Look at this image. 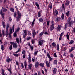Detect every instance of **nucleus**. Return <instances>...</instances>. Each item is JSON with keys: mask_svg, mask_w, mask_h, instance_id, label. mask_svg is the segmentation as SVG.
<instances>
[{"mask_svg": "<svg viewBox=\"0 0 75 75\" xmlns=\"http://www.w3.org/2000/svg\"><path fill=\"white\" fill-rule=\"evenodd\" d=\"M71 18L69 17L68 19V21L67 23H66L65 25V30L67 28V27H68V24H69L68 25L69 27H72V25L74 24V21H71Z\"/></svg>", "mask_w": 75, "mask_h": 75, "instance_id": "f257e3e1", "label": "nucleus"}, {"mask_svg": "<svg viewBox=\"0 0 75 75\" xmlns=\"http://www.w3.org/2000/svg\"><path fill=\"white\" fill-rule=\"evenodd\" d=\"M17 14L18 15V17H16V20L17 21H19L20 20L22 15H21V14L20 13L19 11H18V12H17Z\"/></svg>", "mask_w": 75, "mask_h": 75, "instance_id": "f03ea898", "label": "nucleus"}, {"mask_svg": "<svg viewBox=\"0 0 75 75\" xmlns=\"http://www.w3.org/2000/svg\"><path fill=\"white\" fill-rule=\"evenodd\" d=\"M9 25L8 24H7L6 25V29L5 33V35L6 37H7V35H8V28H9Z\"/></svg>", "mask_w": 75, "mask_h": 75, "instance_id": "7ed1b4c3", "label": "nucleus"}, {"mask_svg": "<svg viewBox=\"0 0 75 75\" xmlns=\"http://www.w3.org/2000/svg\"><path fill=\"white\" fill-rule=\"evenodd\" d=\"M43 41H44V40H42L41 38L39 39V44L40 45H42V44H43Z\"/></svg>", "mask_w": 75, "mask_h": 75, "instance_id": "20e7f679", "label": "nucleus"}, {"mask_svg": "<svg viewBox=\"0 0 75 75\" xmlns=\"http://www.w3.org/2000/svg\"><path fill=\"white\" fill-rule=\"evenodd\" d=\"M0 14L2 16V17L3 18H4V15H5V13H3V11H2V9L0 10Z\"/></svg>", "mask_w": 75, "mask_h": 75, "instance_id": "39448f33", "label": "nucleus"}, {"mask_svg": "<svg viewBox=\"0 0 75 75\" xmlns=\"http://www.w3.org/2000/svg\"><path fill=\"white\" fill-rule=\"evenodd\" d=\"M61 27H62L61 25H58V26L57 28H56V29L57 30V31H61Z\"/></svg>", "mask_w": 75, "mask_h": 75, "instance_id": "423d86ee", "label": "nucleus"}, {"mask_svg": "<svg viewBox=\"0 0 75 75\" xmlns=\"http://www.w3.org/2000/svg\"><path fill=\"white\" fill-rule=\"evenodd\" d=\"M54 27H55V25L54 24H52L50 26V31H52L54 29Z\"/></svg>", "mask_w": 75, "mask_h": 75, "instance_id": "0eeeda50", "label": "nucleus"}, {"mask_svg": "<svg viewBox=\"0 0 75 75\" xmlns=\"http://www.w3.org/2000/svg\"><path fill=\"white\" fill-rule=\"evenodd\" d=\"M47 56L48 58H49V61H52L53 58L52 57L51 58V57L50 56V54H49V53H47Z\"/></svg>", "mask_w": 75, "mask_h": 75, "instance_id": "6e6552de", "label": "nucleus"}, {"mask_svg": "<svg viewBox=\"0 0 75 75\" xmlns=\"http://www.w3.org/2000/svg\"><path fill=\"white\" fill-rule=\"evenodd\" d=\"M32 34L33 38H34V37H35V35H36V32H35V30H33V32Z\"/></svg>", "mask_w": 75, "mask_h": 75, "instance_id": "1a4fd4ad", "label": "nucleus"}, {"mask_svg": "<svg viewBox=\"0 0 75 75\" xmlns=\"http://www.w3.org/2000/svg\"><path fill=\"white\" fill-rule=\"evenodd\" d=\"M69 2L68 0H67L66 1L65 5H66V6L68 7V6H69Z\"/></svg>", "mask_w": 75, "mask_h": 75, "instance_id": "9d476101", "label": "nucleus"}, {"mask_svg": "<svg viewBox=\"0 0 75 75\" xmlns=\"http://www.w3.org/2000/svg\"><path fill=\"white\" fill-rule=\"evenodd\" d=\"M6 62L9 63L10 62V61H11V59H10V58L8 57H7V59L6 60Z\"/></svg>", "mask_w": 75, "mask_h": 75, "instance_id": "9b49d317", "label": "nucleus"}, {"mask_svg": "<svg viewBox=\"0 0 75 75\" xmlns=\"http://www.w3.org/2000/svg\"><path fill=\"white\" fill-rule=\"evenodd\" d=\"M75 47H73L71 48V49H69V52H72V51L74 50H75Z\"/></svg>", "mask_w": 75, "mask_h": 75, "instance_id": "f8f14e48", "label": "nucleus"}, {"mask_svg": "<svg viewBox=\"0 0 75 75\" xmlns=\"http://www.w3.org/2000/svg\"><path fill=\"white\" fill-rule=\"evenodd\" d=\"M61 17H58L56 19V21H57V22H58V21H60L61 20Z\"/></svg>", "mask_w": 75, "mask_h": 75, "instance_id": "ddd939ff", "label": "nucleus"}, {"mask_svg": "<svg viewBox=\"0 0 75 75\" xmlns=\"http://www.w3.org/2000/svg\"><path fill=\"white\" fill-rule=\"evenodd\" d=\"M2 24L3 28H4L6 27V24H5V22L3 21H2Z\"/></svg>", "mask_w": 75, "mask_h": 75, "instance_id": "4468645a", "label": "nucleus"}, {"mask_svg": "<svg viewBox=\"0 0 75 75\" xmlns=\"http://www.w3.org/2000/svg\"><path fill=\"white\" fill-rule=\"evenodd\" d=\"M41 11H40L38 13V17H40L41 16Z\"/></svg>", "mask_w": 75, "mask_h": 75, "instance_id": "2eb2a0df", "label": "nucleus"}, {"mask_svg": "<svg viewBox=\"0 0 75 75\" xmlns=\"http://www.w3.org/2000/svg\"><path fill=\"white\" fill-rule=\"evenodd\" d=\"M61 18L62 20H64V18H65V16H64V14L62 13L61 16Z\"/></svg>", "mask_w": 75, "mask_h": 75, "instance_id": "dca6fc26", "label": "nucleus"}, {"mask_svg": "<svg viewBox=\"0 0 75 75\" xmlns=\"http://www.w3.org/2000/svg\"><path fill=\"white\" fill-rule=\"evenodd\" d=\"M46 66L47 68H48L49 67V62H48V61L47 60L46 62Z\"/></svg>", "mask_w": 75, "mask_h": 75, "instance_id": "f3484780", "label": "nucleus"}, {"mask_svg": "<svg viewBox=\"0 0 75 75\" xmlns=\"http://www.w3.org/2000/svg\"><path fill=\"white\" fill-rule=\"evenodd\" d=\"M31 67H32V65L31 64H29V65H28V68L30 70L31 69Z\"/></svg>", "mask_w": 75, "mask_h": 75, "instance_id": "a211bd4d", "label": "nucleus"}, {"mask_svg": "<svg viewBox=\"0 0 75 75\" xmlns=\"http://www.w3.org/2000/svg\"><path fill=\"white\" fill-rule=\"evenodd\" d=\"M57 71V69L55 68L53 71V73L54 74H56V71Z\"/></svg>", "mask_w": 75, "mask_h": 75, "instance_id": "6ab92c4d", "label": "nucleus"}, {"mask_svg": "<svg viewBox=\"0 0 75 75\" xmlns=\"http://www.w3.org/2000/svg\"><path fill=\"white\" fill-rule=\"evenodd\" d=\"M66 37L68 40L69 41V35H68V33H67L66 35Z\"/></svg>", "mask_w": 75, "mask_h": 75, "instance_id": "aec40b11", "label": "nucleus"}, {"mask_svg": "<svg viewBox=\"0 0 75 75\" xmlns=\"http://www.w3.org/2000/svg\"><path fill=\"white\" fill-rule=\"evenodd\" d=\"M49 8L50 9H52V3H50L49 4Z\"/></svg>", "mask_w": 75, "mask_h": 75, "instance_id": "412c9836", "label": "nucleus"}, {"mask_svg": "<svg viewBox=\"0 0 75 75\" xmlns=\"http://www.w3.org/2000/svg\"><path fill=\"white\" fill-rule=\"evenodd\" d=\"M44 32H42L40 33L39 34L40 37H42V35H43V34H44Z\"/></svg>", "mask_w": 75, "mask_h": 75, "instance_id": "4be33fe9", "label": "nucleus"}, {"mask_svg": "<svg viewBox=\"0 0 75 75\" xmlns=\"http://www.w3.org/2000/svg\"><path fill=\"white\" fill-rule=\"evenodd\" d=\"M28 60L29 61V64H31V56H29Z\"/></svg>", "mask_w": 75, "mask_h": 75, "instance_id": "5701e85b", "label": "nucleus"}, {"mask_svg": "<svg viewBox=\"0 0 75 75\" xmlns=\"http://www.w3.org/2000/svg\"><path fill=\"white\" fill-rule=\"evenodd\" d=\"M69 11H68L65 13L66 16H67V17H68V16L69 15Z\"/></svg>", "mask_w": 75, "mask_h": 75, "instance_id": "b1692460", "label": "nucleus"}, {"mask_svg": "<svg viewBox=\"0 0 75 75\" xmlns=\"http://www.w3.org/2000/svg\"><path fill=\"white\" fill-rule=\"evenodd\" d=\"M50 21H47V27L48 28V27H49V25L50 24Z\"/></svg>", "mask_w": 75, "mask_h": 75, "instance_id": "393cba45", "label": "nucleus"}, {"mask_svg": "<svg viewBox=\"0 0 75 75\" xmlns=\"http://www.w3.org/2000/svg\"><path fill=\"white\" fill-rule=\"evenodd\" d=\"M44 63H40L39 64L40 66V67H44Z\"/></svg>", "mask_w": 75, "mask_h": 75, "instance_id": "a878e982", "label": "nucleus"}, {"mask_svg": "<svg viewBox=\"0 0 75 75\" xmlns=\"http://www.w3.org/2000/svg\"><path fill=\"white\" fill-rule=\"evenodd\" d=\"M55 16H58V11L57 10H55L54 11Z\"/></svg>", "mask_w": 75, "mask_h": 75, "instance_id": "bb28decb", "label": "nucleus"}, {"mask_svg": "<svg viewBox=\"0 0 75 75\" xmlns=\"http://www.w3.org/2000/svg\"><path fill=\"white\" fill-rule=\"evenodd\" d=\"M57 50H58V51H59V44H57Z\"/></svg>", "mask_w": 75, "mask_h": 75, "instance_id": "cd10ccee", "label": "nucleus"}, {"mask_svg": "<svg viewBox=\"0 0 75 75\" xmlns=\"http://www.w3.org/2000/svg\"><path fill=\"white\" fill-rule=\"evenodd\" d=\"M65 4H63L62 5V8L63 9L65 10Z\"/></svg>", "mask_w": 75, "mask_h": 75, "instance_id": "c85d7f7f", "label": "nucleus"}, {"mask_svg": "<svg viewBox=\"0 0 75 75\" xmlns=\"http://www.w3.org/2000/svg\"><path fill=\"white\" fill-rule=\"evenodd\" d=\"M27 63L26 62V61H25L24 62V66L25 69L27 68Z\"/></svg>", "mask_w": 75, "mask_h": 75, "instance_id": "c756f323", "label": "nucleus"}, {"mask_svg": "<svg viewBox=\"0 0 75 75\" xmlns=\"http://www.w3.org/2000/svg\"><path fill=\"white\" fill-rule=\"evenodd\" d=\"M17 33H16V32L15 31L14 33L13 36L14 37H17Z\"/></svg>", "mask_w": 75, "mask_h": 75, "instance_id": "7c9ffc66", "label": "nucleus"}, {"mask_svg": "<svg viewBox=\"0 0 75 75\" xmlns=\"http://www.w3.org/2000/svg\"><path fill=\"white\" fill-rule=\"evenodd\" d=\"M10 11H11L12 12H14V8H10Z\"/></svg>", "mask_w": 75, "mask_h": 75, "instance_id": "2f4dec72", "label": "nucleus"}, {"mask_svg": "<svg viewBox=\"0 0 75 75\" xmlns=\"http://www.w3.org/2000/svg\"><path fill=\"white\" fill-rule=\"evenodd\" d=\"M52 45L53 47H56V44H55V43L53 42L52 43Z\"/></svg>", "mask_w": 75, "mask_h": 75, "instance_id": "473e14b6", "label": "nucleus"}, {"mask_svg": "<svg viewBox=\"0 0 75 75\" xmlns=\"http://www.w3.org/2000/svg\"><path fill=\"white\" fill-rule=\"evenodd\" d=\"M20 28H17V29L16 30L15 32H18V31H20Z\"/></svg>", "mask_w": 75, "mask_h": 75, "instance_id": "72a5a7b5", "label": "nucleus"}, {"mask_svg": "<svg viewBox=\"0 0 75 75\" xmlns=\"http://www.w3.org/2000/svg\"><path fill=\"white\" fill-rule=\"evenodd\" d=\"M54 64H55L56 65H57V60H55L54 61Z\"/></svg>", "mask_w": 75, "mask_h": 75, "instance_id": "f704fd0d", "label": "nucleus"}, {"mask_svg": "<svg viewBox=\"0 0 75 75\" xmlns=\"http://www.w3.org/2000/svg\"><path fill=\"white\" fill-rule=\"evenodd\" d=\"M16 41L18 44H19V39L18 38H16Z\"/></svg>", "mask_w": 75, "mask_h": 75, "instance_id": "c9c22d12", "label": "nucleus"}, {"mask_svg": "<svg viewBox=\"0 0 75 75\" xmlns=\"http://www.w3.org/2000/svg\"><path fill=\"white\" fill-rule=\"evenodd\" d=\"M22 54L23 55H25V51L24 50H23L22 51Z\"/></svg>", "mask_w": 75, "mask_h": 75, "instance_id": "e433bc0d", "label": "nucleus"}, {"mask_svg": "<svg viewBox=\"0 0 75 75\" xmlns=\"http://www.w3.org/2000/svg\"><path fill=\"white\" fill-rule=\"evenodd\" d=\"M39 21L40 22H43L44 21V20L42 18H40L39 19Z\"/></svg>", "mask_w": 75, "mask_h": 75, "instance_id": "4c0bfd02", "label": "nucleus"}, {"mask_svg": "<svg viewBox=\"0 0 75 75\" xmlns=\"http://www.w3.org/2000/svg\"><path fill=\"white\" fill-rule=\"evenodd\" d=\"M13 48H17V44H14L13 45Z\"/></svg>", "mask_w": 75, "mask_h": 75, "instance_id": "58836bf2", "label": "nucleus"}, {"mask_svg": "<svg viewBox=\"0 0 75 75\" xmlns=\"http://www.w3.org/2000/svg\"><path fill=\"white\" fill-rule=\"evenodd\" d=\"M7 11V10L6 8H4V9L3 10V11L4 13L6 12Z\"/></svg>", "mask_w": 75, "mask_h": 75, "instance_id": "ea45409f", "label": "nucleus"}, {"mask_svg": "<svg viewBox=\"0 0 75 75\" xmlns=\"http://www.w3.org/2000/svg\"><path fill=\"white\" fill-rule=\"evenodd\" d=\"M35 66L36 68H38V62L35 63Z\"/></svg>", "mask_w": 75, "mask_h": 75, "instance_id": "a19ab883", "label": "nucleus"}, {"mask_svg": "<svg viewBox=\"0 0 75 75\" xmlns=\"http://www.w3.org/2000/svg\"><path fill=\"white\" fill-rule=\"evenodd\" d=\"M23 38H25V37H26V36H27V34H23Z\"/></svg>", "mask_w": 75, "mask_h": 75, "instance_id": "79ce46f5", "label": "nucleus"}, {"mask_svg": "<svg viewBox=\"0 0 75 75\" xmlns=\"http://www.w3.org/2000/svg\"><path fill=\"white\" fill-rule=\"evenodd\" d=\"M23 32L24 33V34H27V30H23Z\"/></svg>", "mask_w": 75, "mask_h": 75, "instance_id": "37998d69", "label": "nucleus"}, {"mask_svg": "<svg viewBox=\"0 0 75 75\" xmlns=\"http://www.w3.org/2000/svg\"><path fill=\"white\" fill-rule=\"evenodd\" d=\"M10 44H11V45H13L15 44V43L13 42H10Z\"/></svg>", "mask_w": 75, "mask_h": 75, "instance_id": "c03bdc74", "label": "nucleus"}, {"mask_svg": "<svg viewBox=\"0 0 75 75\" xmlns=\"http://www.w3.org/2000/svg\"><path fill=\"white\" fill-rule=\"evenodd\" d=\"M73 43H74V40H71L69 44H73Z\"/></svg>", "mask_w": 75, "mask_h": 75, "instance_id": "a18cd8bd", "label": "nucleus"}, {"mask_svg": "<svg viewBox=\"0 0 75 75\" xmlns=\"http://www.w3.org/2000/svg\"><path fill=\"white\" fill-rule=\"evenodd\" d=\"M1 48L2 51H3V50H4V46H3V45H1Z\"/></svg>", "mask_w": 75, "mask_h": 75, "instance_id": "49530a36", "label": "nucleus"}, {"mask_svg": "<svg viewBox=\"0 0 75 75\" xmlns=\"http://www.w3.org/2000/svg\"><path fill=\"white\" fill-rule=\"evenodd\" d=\"M27 40H31V37H29L27 38Z\"/></svg>", "mask_w": 75, "mask_h": 75, "instance_id": "de8ad7c7", "label": "nucleus"}, {"mask_svg": "<svg viewBox=\"0 0 75 75\" xmlns=\"http://www.w3.org/2000/svg\"><path fill=\"white\" fill-rule=\"evenodd\" d=\"M7 69V70H8V71H9L10 74H12V73L11 72V70L10 69Z\"/></svg>", "mask_w": 75, "mask_h": 75, "instance_id": "09e8293b", "label": "nucleus"}, {"mask_svg": "<svg viewBox=\"0 0 75 75\" xmlns=\"http://www.w3.org/2000/svg\"><path fill=\"white\" fill-rule=\"evenodd\" d=\"M14 25L12 27V30H13V32H14Z\"/></svg>", "mask_w": 75, "mask_h": 75, "instance_id": "8fccbe9b", "label": "nucleus"}, {"mask_svg": "<svg viewBox=\"0 0 75 75\" xmlns=\"http://www.w3.org/2000/svg\"><path fill=\"white\" fill-rule=\"evenodd\" d=\"M9 49L10 50H11L12 49V45H11L9 47Z\"/></svg>", "mask_w": 75, "mask_h": 75, "instance_id": "3c124183", "label": "nucleus"}, {"mask_svg": "<svg viewBox=\"0 0 75 75\" xmlns=\"http://www.w3.org/2000/svg\"><path fill=\"white\" fill-rule=\"evenodd\" d=\"M31 42H32V44H34V42H35V41L34 40V39H32L31 41Z\"/></svg>", "mask_w": 75, "mask_h": 75, "instance_id": "603ef678", "label": "nucleus"}, {"mask_svg": "<svg viewBox=\"0 0 75 75\" xmlns=\"http://www.w3.org/2000/svg\"><path fill=\"white\" fill-rule=\"evenodd\" d=\"M38 53V51L35 52L34 54V55H36Z\"/></svg>", "mask_w": 75, "mask_h": 75, "instance_id": "864d4df0", "label": "nucleus"}, {"mask_svg": "<svg viewBox=\"0 0 75 75\" xmlns=\"http://www.w3.org/2000/svg\"><path fill=\"white\" fill-rule=\"evenodd\" d=\"M66 50H67V47H65L63 49V51H66Z\"/></svg>", "mask_w": 75, "mask_h": 75, "instance_id": "5fc2aeb1", "label": "nucleus"}, {"mask_svg": "<svg viewBox=\"0 0 75 75\" xmlns=\"http://www.w3.org/2000/svg\"><path fill=\"white\" fill-rule=\"evenodd\" d=\"M14 17H16L17 16V13L16 12H15L14 13Z\"/></svg>", "mask_w": 75, "mask_h": 75, "instance_id": "6e6d98bb", "label": "nucleus"}, {"mask_svg": "<svg viewBox=\"0 0 75 75\" xmlns=\"http://www.w3.org/2000/svg\"><path fill=\"white\" fill-rule=\"evenodd\" d=\"M21 67L22 68H24V65H23V64L22 63H21Z\"/></svg>", "mask_w": 75, "mask_h": 75, "instance_id": "4d7b16f0", "label": "nucleus"}, {"mask_svg": "<svg viewBox=\"0 0 75 75\" xmlns=\"http://www.w3.org/2000/svg\"><path fill=\"white\" fill-rule=\"evenodd\" d=\"M64 33L62 32L61 34L60 35V37H62V35H63Z\"/></svg>", "mask_w": 75, "mask_h": 75, "instance_id": "13d9d810", "label": "nucleus"}, {"mask_svg": "<svg viewBox=\"0 0 75 75\" xmlns=\"http://www.w3.org/2000/svg\"><path fill=\"white\" fill-rule=\"evenodd\" d=\"M13 55L14 56H16V57H18V54H13Z\"/></svg>", "mask_w": 75, "mask_h": 75, "instance_id": "bf43d9fd", "label": "nucleus"}, {"mask_svg": "<svg viewBox=\"0 0 75 75\" xmlns=\"http://www.w3.org/2000/svg\"><path fill=\"white\" fill-rule=\"evenodd\" d=\"M70 57H74V55L73 54H72V53H71V54L70 55Z\"/></svg>", "mask_w": 75, "mask_h": 75, "instance_id": "052dcab7", "label": "nucleus"}, {"mask_svg": "<svg viewBox=\"0 0 75 75\" xmlns=\"http://www.w3.org/2000/svg\"><path fill=\"white\" fill-rule=\"evenodd\" d=\"M30 47V48L31 50V51H33V46H31Z\"/></svg>", "mask_w": 75, "mask_h": 75, "instance_id": "680f3d73", "label": "nucleus"}, {"mask_svg": "<svg viewBox=\"0 0 75 75\" xmlns=\"http://www.w3.org/2000/svg\"><path fill=\"white\" fill-rule=\"evenodd\" d=\"M54 56L55 57H57V54H56V53H54Z\"/></svg>", "mask_w": 75, "mask_h": 75, "instance_id": "e2e57ef3", "label": "nucleus"}, {"mask_svg": "<svg viewBox=\"0 0 75 75\" xmlns=\"http://www.w3.org/2000/svg\"><path fill=\"white\" fill-rule=\"evenodd\" d=\"M20 51V48L18 49V50L15 52L16 54H17L18 52Z\"/></svg>", "mask_w": 75, "mask_h": 75, "instance_id": "0e129e2a", "label": "nucleus"}, {"mask_svg": "<svg viewBox=\"0 0 75 75\" xmlns=\"http://www.w3.org/2000/svg\"><path fill=\"white\" fill-rule=\"evenodd\" d=\"M25 54H24L23 56V58H25Z\"/></svg>", "mask_w": 75, "mask_h": 75, "instance_id": "69168bd1", "label": "nucleus"}, {"mask_svg": "<svg viewBox=\"0 0 75 75\" xmlns=\"http://www.w3.org/2000/svg\"><path fill=\"white\" fill-rule=\"evenodd\" d=\"M48 32H46V31H45L44 33V34H45V35H47V34H48Z\"/></svg>", "mask_w": 75, "mask_h": 75, "instance_id": "338daca9", "label": "nucleus"}, {"mask_svg": "<svg viewBox=\"0 0 75 75\" xmlns=\"http://www.w3.org/2000/svg\"><path fill=\"white\" fill-rule=\"evenodd\" d=\"M28 34L29 35H31V33H30L29 31L28 32Z\"/></svg>", "mask_w": 75, "mask_h": 75, "instance_id": "774afa93", "label": "nucleus"}]
</instances>
